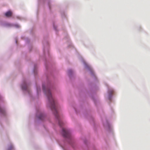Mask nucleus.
Instances as JSON below:
<instances>
[{
  "label": "nucleus",
  "mask_w": 150,
  "mask_h": 150,
  "mask_svg": "<svg viewBox=\"0 0 150 150\" xmlns=\"http://www.w3.org/2000/svg\"><path fill=\"white\" fill-rule=\"evenodd\" d=\"M111 94H112L113 93V91L112 90L111 91Z\"/></svg>",
  "instance_id": "1a4fd4ad"
},
{
  "label": "nucleus",
  "mask_w": 150,
  "mask_h": 150,
  "mask_svg": "<svg viewBox=\"0 0 150 150\" xmlns=\"http://www.w3.org/2000/svg\"><path fill=\"white\" fill-rule=\"evenodd\" d=\"M12 14V13L10 11H8L5 13V16L7 17H11Z\"/></svg>",
  "instance_id": "20e7f679"
},
{
  "label": "nucleus",
  "mask_w": 150,
  "mask_h": 150,
  "mask_svg": "<svg viewBox=\"0 0 150 150\" xmlns=\"http://www.w3.org/2000/svg\"><path fill=\"white\" fill-rule=\"evenodd\" d=\"M72 72V71L71 70H69V71H68V73L69 74H70Z\"/></svg>",
  "instance_id": "6e6552de"
},
{
  "label": "nucleus",
  "mask_w": 150,
  "mask_h": 150,
  "mask_svg": "<svg viewBox=\"0 0 150 150\" xmlns=\"http://www.w3.org/2000/svg\"><path fill=\"white\" fill-rule=\"evenodd\" d=\"M42 88L45 94L47 96L50 105V107L51 109L54 112L56 118L58 120L59 125L60 126H62L63 124V122L59 119V116L57 109L56 103L52 97L50 89L48 88H46L44 85L42 86Z\"/></svg>",
  "instance_id": "f257e3e1"
},
{
  "label": "nucleus",
  "mask_w": 150,
  "mask_h": 150,
  "mask_svg": "<svg viewBox=\"0 0 150 150\" xmlns=\"http://www.w3.org/2000/svg\"><path fill=\"white\" fill-rule=\"evenodd\" d=\"M22 88L24 90H26L27 89V86L26 85H25V86H22Z\"/></svg>",
  "instance_id": "423d86ee"
},
{
  "label": "nucleus",
  "mask_w": 150,
  "mask_h": 150,
  "mask_svg": "<svg viewBox=\"0 0 150 150\" xmlns=\"http://www.w3.org/2000/svg\"><path fill=\"white\" fill-rule=\"evenodd\" d=\"M37 117L40 120H42L44 118V115L42 113L38 112L37 113Z\"/></svg>",
  "instance_id": "7ed1b4c3"
},
{
  "label": "nucleus",
  "mask_w": 150,
  "mask_h": 150,
  "mask_svg": "<svg viewBox=\"0 0 150 150\" xmlns=\"http://www.w3.org/2000/svg\"><path fill=\"white\" fill-rule=\"evenodd\" d=\"M62 133L64 137L68 139L70 138V133L69 130L65 128H63Z\"/></svg>",
  "instance_id": "f03ea898"
},
{
  "label": "nucleus",
  "mask_w": 150,
  "mask_h": 150,
  "mask_svg": "<svg viewBox=\"0 0 150 150\" xmlns=\"http://www.w3.org/2000/svg\"><path fill=\"white\" fill-rule=\"evenodd\" d=\"M16 27H19V25H17Z\"/></svg>",
  "instance_id": "9d476101"
},
{
  "label": "nucleus",
  "mask_w": 150,
  "mask_h": 150,
  "mask_svg": "<svg viewBox=\"0 0 150 150\" xmlns=\"http://www.w3.org/2000/svg\"><path fill=\"white\" fill-rule=\"evenodd\" d=\"M0 112L3 114H4L5 113V111L4 109L0 108Z\"/></svg>",
  "instance_id": "39448f33"
},
{
  "label": "nucleus",
  "mask_w": 150,
  "mask_h": 150,
  "mask_svg": "<svg viewBox=\"0 0 150 150\" xmlns=\"http://www.w3.org/2000/svg\"><path fill=\"white\" fill-rule=\"evenodd\" d=\"M13 148V147L12 146H11L8 149V150H11Z\"/></svg>",
  "instance_id": "0eeeda50"
}]
</instances>
